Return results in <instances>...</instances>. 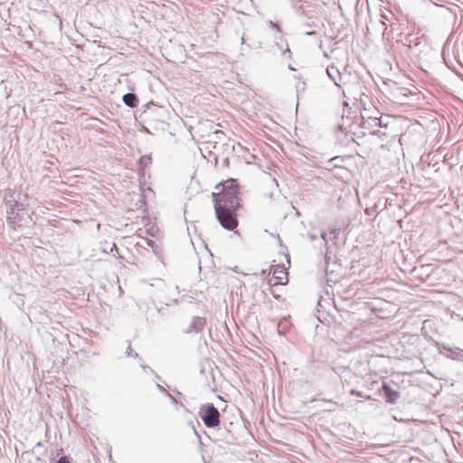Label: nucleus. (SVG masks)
<instances>
[{"label":"nucleus","instance_id":"15","mask_svg":"<svg viewBox=\"0 0 463 463\" xmlns=\"http://www.w3.org/2000/svg\"><path fill=\"white\" fill-rule=\"evenodd\" d=\"M152 163L151 156H143L139 159V165L141 168L146 167L148 165Z\"/></svg>","mask_w":463,"mask_h":463},{"label":"nucleus","instance_id":"35","mask_svg":"<svg viewBox=\"0 0 463 463\" xmlns=\"http://www.w3.org/2000/svg\"><path fill=\"white\" fill-rule=\"evenodd\" d=\"M402 135H401V137H400V138H399V142H400V144H401V145H402Z\"/></svg>","mask_w":463,"mask_h":463},{"label":"nucleus","instance_id":"6","mask_svg":"<svg viewBox=\"0 0 463 463\" xmlns=\"http://www.w3.org/2000/svg\"><path fill=\"white\" fill-rule=\"evenodd\" d=\"M206 324V320L202 317H194L192 321L187 328L183 330V333L185 335L192 333H200L203 330Z\"/></svg>","mask_w":463,"mask_h":463},{"label":"nucleus","instance_id":"39","mask_svg":"<svg viewBox=\"0 0 463 463\" xmlns=\"http://www.w3.org/2000/svg\"><path fill=\"white\" fill-rule=\"evenodd\" d=\"M461 320L463 321V317H461Z\"/></svg>","mask_w":463,"mask_h":463},{"label":"nucleus","instance_id":"36","mask_svg":"<svg viewBox=\"0 0 463 463\" xmlns=\"http://www.w3.org/2000/svg\"><path fill=\"white\" fill-rule=\"evenodd\" d=\"M241 43H242V44L245 43V38H244V36H242V37H241Z\"/></svg>","mask_w":463,"mask_h":463},{"label":"nucleus","instance_id":"20","mask_svg":"<svg viewBox=\"0 0 463 463\" xmlns=\"http://www.w3.org/2000/svg\"><path fill=\"white\" fill-rule=\"evenodd\" d=\"M109 251L115 256L118 253V249L115 243H112V245L109 248Z\"/></svg>","mask_w":463,"mask_h":463},{"label":"nucleus","instance_id":"16","mask_svg":"<svg viewBox=\"0 0 463 463\" xmlns=\"http://www.w3.org/2000/svg\"><path fill=\"white\" fill-rule=\"evenodd\" d=\"M407 360H410L408 357H407ZM412 360V363L415 364V368L411 372H419L422 369V360L419 357H415V359H411Z\"/></svg>","mask_w":463,"mask_h":463},{"label":"nucleus","instance_id":"8","mask_svg":"<svg viewBox=\"0 0 463 463\" xmlns=\"http://www.w3.org/2000/svg\"><path fill=\"white\" fill-rule=\"evenodd\" d=\"M391 33H392V46L393 52L397 54L402 55L404 43H403L402 33H397L394 35V27L392 24L391 25Z\"/></svg>","mask_w":463,"mask_h":463},{"label":"nucleus","instance_id":"33","mask_svg":"<svg viewBox=\"0 0 463 463\" xmlns=\"http://www.w3.org/2000/svg\"><path fill=\"white\" fill-rule=\"evenodd\" d=\"M314 33H315V32H306V34H307V35H312Z\"/></svg>","mask_w":463,"mask_h":463},{"label":"nucleus","instance_id":"32","mask_svg":"<svg viewBox=\"0 0 463 463\" xmlns=\"http://www.w3.org/2000/svg\"><path fill=\"white\" fill-rule=\"evenodd\" d=\"M193 428H194V427L193 426ZM194 434H195V435L200 439V435H199V433L197 432V430H196L195 429H194Z\"/></svg>","mask_w":463,"mask_h":463},{"label":"nucleus","instance_id":"2","mask_svg":"<svg viewBox=\"0 0 463 463\" xmlns=\"http://www.w3.org/2000/svg\"><path fill=\"white\" fill-rule=\"evenodd\" d=\"M5 201L7 214L6 222L9 227L15 231L24 225H28L32 219L27 213L24 205L15 200L13 194L5 197Z\"/></svg>","mask_w":463,"mask_h":463},{"label":"nucleus","instance_id":"14","mask_svg":"<svg viewBox=\"0 0 463 463\" xmlns=\"http://www.w3.org/2000/svg\"><path fill=\"white\" fill-rule=\"evenodd\" d=\"M415 455H411L409 453V451L407 450V463H427V460H426V458H424V459H422L420 458L421 456V453L419 452V451H414Z\"/></svg>","mask_w":463,"mask_h":463},{"label":"nucleus","instance_id":"10","mask_svg":"<svg viewBox=\"0 0 463 463\" xmlns=\"http://www.w3.org/2000/svg\"><path fill=\"white\" fill-rule=\"evenodd\" d=\"M326 73L337 87H341L342 75L335 66H328Z\"/></svg>","mask_w":463,"mask_h":463},{"label":"nucleus","instance_id":"13","mask_svg":"<svg viewBox=\"0 0 463 463\" xmlns=\"http://www.w3.org/2000/svg\"><path fill=\"white\" fill-rule=\"evenodd\" d=\"M433 321L430 319H426L422 323L421 333L426 338H432L431 331H432Z\"/></svg>","mask_w":463,"mask_h":463},{"label":"nucleus","instance_id":"3","mask_svg":"<svg viewBox=\"0 0 463 463\" xmlns=\"http://www.w3.org/2000/svg\"><path fill=\"white\" fill-rule=\"evenodd\" d=\"M200 417L207 428L215 429L220 426L221 414L213 403H206L201 406Z\"/></svg>","mask_w":463,"mask_h":463},{"label":"nucleus","instance_id":"11","mask_svg":"<svg viewBox=\"0 0 463 463\" xmlns=\"http://www.w3.org/2000/svg\"><path fill=\"white\" fill-rule=\"evenodd\" d=\"M122 99L125 105L131 109H135L138 106V98L135 93H127L123 96Z\"/></svg>","mask_w":463,"mask_h":463},{"label":"nucleus","instance_id":"4","mask_svg":"<svg viewBox=\"0 0 463 463\" xmlns=\"http://www.w3.org/2000/svg\"><path fill=\"white\" fill-rule=\"evenodd\" d=\"M316 0H290L292 7L301 16L312 19L317 14Z\"/></svg>","mask_w":463,"mask_h":463},{"label":"nucleus","instance_id":"38","mask_svg":"<svg viewBox=\"0 0 463 463\" xmlns=\"http://www.w3.org/2000/svg\"><path fill=\"white\" fill-rule=\"evenodd\" d=\"M414 337V335L410 336V340L413 339Z\"/></svg>","mask_w":463,"mask_h":463},{"label":"nucleus","instance_id":"24","mask_svg":"<svg viewBox=\"0 0 463 463\" xmlns=\"http://www.w3.org/2000/svg\"><path fill=\"white\" fill-rule=\"evenodd\" d=\"M351 394L358 396V397H362V393L359 391L352 390Z\"/></svg>","mask_w":463,"mask_h":463},{"label":"nucleus","instance_id":"37","mask_svg":"<svg viewBox=\"0 0 463 463\" xmlns=\"http://www.w3.org/2000/svg\"><path fill=\"white\" fill-rule=\"evenodd\" d=\"M328 402H329V403H331V404L335 405V402H333L332 401H329Z\"/></svg>","mask_w":463,"mask_h":463},{"label":"nucleus","instance_id":"29","mask_svg":"<svg viewBox=\"0 0 463 463\" xmlns=\"http://www.w3.org/2000/svg\"><path fill=\"white\" fill-rule=\"evenodd\" d=\"M309 238H310L312 241H315V240L317 238V236L316 234L310 233V234H309Z\"/></svg>","mask_w":463,"mask_h":463},{"label":"nucleus","instance_id":"26","mask_svg":"<svg viewBox=\"0 0 463 463\" xmlns=\"http://www.w3.org/2000/svg\"><path fill=\"white\" fill-rule=\"evenodd\" d=\"M286 53H288V56L290 57L291 52H290V50H289V48H288V44H287V48H286V50L283 52V54H286Z\"/></svg>","mask_w":463,"mask_h":463},{"label":"nucleus","instance_id":"9","mask_svg":"<svg viewBox=\"0 0 463 463\" xmlns=\"http://www.w3.org/2000/svg\"><path fill=\"white\" fill-rule=\"evenodd\" d=\"M382 391L387 402L395 403L400 397L397 391L392 389L386 383H383Z\"/></svg>","mask_w":463,"mask_h":463},{"label":"nucleus","instance_id":"22","mask_svg":"<svg viewBox=\"0 0 463 463\" xmlns=\"http://www.w3.org/2000/svg\"><path fill=\"white\" fill-rule=\"evenodd\" d=\"M57 463H71V462L67 456H62L58 459Z\"/></svg>","mask_w":463,"mask_h":463},{"label":"nucleus","instance_id":"25","mask_svg":"<svg viewBox=\"0 0 463 463\" xmlns=\"http://www.w3.org/2000/svg\"><path fill=\"white\" fill-rule=\"evenodd\" d=\"M157 388L160 392H165L166 394L168 393V392H166L165 389L163 386H161L160 384H157Z\"/></svg>","mask_w":463,"mask_h":463},{"label":"nucleus","instance_id":"21","mask_svg":"<svg viewBox=\"0 0 463 463\" xmlns=\"http://www.w3.org/2000/svg\"><path fill=\"white\" fill-rule=\"evenodd\" d=\"M269 24L272 29H276L277 31L280 32V26L278 23L269 21Z\"/></svg>","mask_w":463,"mask_h":463},{"label":"nucleus","instance_id":"18","mask_svg":"<svg viewBox=\"0 0 463 463\" xmlns=\"http://www.w3.org/2000/svg\"><path fill=\"white\" fill-rule=\"evenodd\" d=\"M319 24L318 19L316 17V15L312 19H308V22L306 24L307 27H317Z\"/></svg>","mask_w":463,"mask_h":463},{"label":"nucleus","instance_id":"1","mask_svg":"<svg viewBox=\"0 0 463 463\" xmlns=\"http://www.w3.org/2000/svg\"><path fill=\"white\" fill-rule=\"evenodd\" d=\"M222 187L219 193H213L215 216L221 226L233 231L238 226L237 211L241 207L239 184L235 179H228L216 186Z\"/></svg>","mask_w":463,"mask_h":463},{"label":"nucleus","instance_id":"23","mask_svg":"<svg viewBox=\"0 0 463 463\" xmlns=\"http://www.w3.org/2000/svg\"><path fill=\"white\" fill-rule=\"evenodd\" d=\"M379 26L381 27V29H383V34L385 35L386 34L385 31H386L387 27H386V24H384V22L380 21Z\"/></svg>","mask_w":463,"mask_h":463},{"label":"nucleus","instance_id":"27","mask_svg":"<svg viewBox=\"0 0 463 463\" xmlns=\"http://www.w3.org/2000/svg\"><path fill=\"white\" fill-rule=\"evenodd\" d=\"M320 237L326 242V233L321 232Z\"/></svg>","mask_w":463,"mask_h":463},{"label":"nucleus","instance_id":"19","mask_svg":"<svg viewBox=\"0 0 463 463\" xmlns=\"http://www.w3.org/2000/svg\"><path fill=\"white\" fill-rule=\"evenodd\" d=\"M126 355L127 356H134L135 358L138 357V354L136 352H133L132 347H131V343L129 341H128V348L126 350Z\"/></svg>","mask_w":463,"mask_h":463},{"label":"nucleus","instance_id":"28","mask_svg":"<svg viewBox=\"0 0 463 463\" xmlns=\"http://www.w3.org/2000/svg\"><path fill=\"white\" fill-rule=\"evenodd\" d=\"M167 396L171 399V401L174 402V403H176V400L175 398H174L170 393H167Z\"/></svg>","mask_w":463,"mask_h":463},{"label":"nucleus","instance_id":"31","mask_svg":"<svg viewBox=\"0 0 463 463\" xmlns=\"http://www.w3.org/2000/svg\"><path fill=\"white\" fill-rule=\"evenodd\" d=\"M373 212V210H370L369 208H367V209L365 210V213H366V214H368V215H371Z\"/></svg>","mask_w":463,"mask_h":463},{"label":"nucleus","instance_id":"34","mask_svg":"<svg viewBox=\"0 0 463 463\" xmlns=\"http://www.w3.org/2000/svg\"><path fill=\"white\" fill-rule=\"evenodd\" d=\"M381 127H387V123H384L383 120H382V126Z\"/></svg>","mask_w":463,"mask_h":463},{"label":"nucleus","instance_id":"17","mask_svg":"<svg viewBox=\"0 0 463 463\" xmlns=\"http://www.w3.org/2000/svg\"><path fill=\"white\" fill-rule=\"evenodd\" d=\"M368 123L371 124L372 126H382V118L376 117H370L368 118Z\"/></svg>","mask_w":463,"mask_h":463},{"label":"nucleus","instance_id":"7","mask_svg":"<svg viewBox=\"0 0 463 463\" xmlns=\"http://www.w3.org/2000/svg\"><path fill=\"white\" fill-rule=\"evenodd\" d=\"M443 354L455 361L463 362V349L458 347H450L447 345H442Z\"/></svg>","mask_w":463,"mask_h":463},{"label":"nucleus","instance_id":"5","mask_svg":"<svg viewBox=\"0 0 463 463\" xmlns=\"http://www.w3.org/2000/svg\"><path fill=\"white\" fill-rule=\"evenodd\" d=\"M208 438L215 443H218L221 447L223 444H232L234 438L231 431L226 428H218L215 432L212 435H208Z\"/></svg>","mask_w":463,"mask_h":463},{"label":"nucleus","instance_id":"12","mask_svg":"<svg viewBox=\"0 0 463 463\" xmlns=\"http://www.w3.org/2000/svg\"><path fill=\"white\" fill-rule=\"evenodd\" d=\"M271 271L273 277L277 279L278 283L282 284V279L285 278L287 274L284 268H282L279 265H274L272 266Z\"/></svg>","mask_w":463,"mask_h":463},{"label":"nucleus","instance_id":"30","mask_svg":"<svg viewBox=\"0 0 463 463\" xmlns=\"http://www.w3.org/2000/svg\"><path fill=\"white\" fill-rule=\"evenodd\" d=\"M141 367H142L143 369H148L150 372L154 373V371H153L150 367H148L147 365L141 364Z\"/></svg>","mask_w":463,"mask_h":463}]
</instances>
